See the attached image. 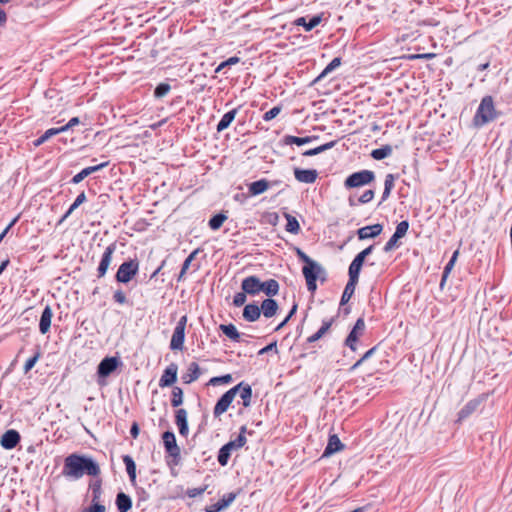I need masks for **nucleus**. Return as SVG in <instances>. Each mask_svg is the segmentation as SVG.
I'll use <instances>...</instances> for the list:
<instances>
[{
	"mask_svg": "<svg viewBox=\"0 0 512 512\" xmlns=\"http://www.w3.org/2000/svg\"><path fill=\"white\" fill-rule=\"evenodd\" d=\"M101 473L99 464L90 456L72 453L65 457L61 474L73 480L84 475L98 477Z\"/></svg>",
	"mask_w": 512,
	"mask_h": 512,
	"instance_id": "1",
	"label": "nucleus"
},
{
	"mask_svg": "<svg viewBox=\"0 0 512 512\" xmlns=\"http://www.w3.org/2000/svg\"><path fill=\"white\" fill-rule=\"evenodd\" d=\"M501 115V112L495 109L493 97L490 95L484 96L474 114L473 125L475 127H483L496 120Z\"/></svg>",
	"mask_w": 512,
	"mask_h": 512,
	"instance_id": "2",
	"label": "nucleus"
},
{
	"mask_svg": "<svg viewBox=\"0 0 512 512\" xmlns=\"http://www.w3.org/2000/svg\"><path fill=\"white\" fill-rule=\"evenodd\" d=\"M139 260L137 258H129L125 260L118 268L115 274V280L118 283H129L139 271Z\"/></svg>",
	"mask_w": 512,
	"mask_h": 512,
	"instance_id": "3",
	"label": "nucleus"
},
{
	"mask_svg": "<svg viewBox=\"0 0 512 512\" xmlns=\"http://www.w3.org/2000/svg\"><path fill=\"white\" fill-rule=\"evenodd\" d=\"M375 180V173L371 170H360L351 173L344 180V187L349 189L360 188L372 183Z\"/></svg>",
	"mask_w": 512,
	"mask_h": 512,
	"instance_id": "4",
	"label": "nucleus"
},
{
	"mask_svg": "<svg viewBox=\"0 0 512 512\" xmlns=\"http://www.w3.org/2000/svg\"><path fill=\"white\" fill-rule=\"evenodd\" d=\"M162 440L165 452L173 458V463L177 465L180 461V448L177 445L176 436L173 431L167 430L162 434Z\"/></svg>",
	"mask_w": 512,
	"mask_h": 512,
	"instance_id": "5",
	"label": "nucleus"
},
{
	"mask_svg": "<svg viewBox=\"0 0 512 512\" xmlns=\"http://www.w3.org/2000/svg\"><path fill=\"white\" fill-rule=\"evenodd\" d=\"M187 324V315H183L178 320L170 341L171 350H182L185 341V328Z\"/></svg>",
	"mask_w": 512,
	"mask_h": 512,
	"instance_id": "6",
	"label": "nucleus"
},
{
	"mask_svg": "<svg viewBox=\"0 0 512 512\" xmlns=\"http://www.w3.org/2000/svg\"><path fill=\"white\" fill-rule=\"evenodd\" d=\"M366 325L363 317L356 320L353 328L349 332L348 336L344 341V345L347 346L351 351L357 350V342L360 336L363 335Z\"/></svg>",
	"mask_w": 512,
	"mask_h": 512,
	"instance_id": "7",
	"label": "nucleus"
},
{
	"mask_svg": "<svg viewBox=\"0 0 512 512\" xmlns=\"http://www.w3.org/2000/svg\"><path fill=\"white\" fill-rule=\"evenodd\" d=\"M122 362L119 357L107 356L103 358L97 367V375L99 378H106L110 376Z\"/></svg>",
	"mask_w": 512,
	"mask_h": 512,
	"instance_id": "8",
	"label": "nucleus"
},
{
	"mask_svg": "<svg viewBox=\"0 0 512 512\" xmlns=\"http://www.w3.org/2000/svg\"><path fill=\"white\" fill-rule=\"evenodd\" d=\"M375 244H371L362 251H360L348 267L349 273H354L360 276L363 265L365 264L366 258L373 253Z\"/></svg>",
	"mask_w": 512,
	"mask_h": 512,
	"instance_id": "9",
	"label": "nucleus"
},
{
	"mask_svg": "<svg viewBox=\"0 0 512 512\" xmlns=\"http://www.w3.org/2000/svg\"><path fill=\"white\" fill-rule=\"evenodd\" d=\"M116 249H117L116 242H112L105 248V250L102 254L101 260L99 262L98 268H97V277L98 278H102L106 275L108 268L112 262L113 254L115 253Z\"/></svg>",
	"mask_w": 512,
	"mask_h": 512,
	"instance_id": "10",
	"label": "nucleus"
},
{
	"mask_svg": "<svg viewBox=\"0 0 512 512\" xmlns=\"http://www.w3.org/2000/svg\"><path fill=\"white\" fill-rule=\"evenodd\" d=\"M236 396V389L230 388L228 391H226L216 402L214 409H213V415L214 417H219L223 413H225L231 403L233 402L234 398Z\"/></svg>",
	"mask_w": 512,
	"mask_h": 512,
	"instance_id": "11",
	"label": "nucleus"
},
{
	"mask_svg": "<svg viewBox=\"0 0 512 512\" xmlns=\"http://www.w3.org/2000/svg\"><path fill=\"white\" fill-rule=\"evenodd\" d=\"M178 365L174 362L170 363L163 371L159 379V387L165 388L172 386L177 381Z\"/></svg>",
	"mask_w": 512,
	"mask_h": 512,
	"instance_id": "12",
	"label": "nucleus"
},
{
	"mask_svg": "<svg viewBox=\"0 0 512 512\" xmlns=\"http://www.w3.org/2000/svg\"><path fill=\"white\" fill-rule=\"evenodd\" d=\"M20 441V433L15 429H9L1 436L0 445L5 450H12L18 446Z\"/></svg>",
	"mask_w": 512,
	"mask_h": 512,
	"instance_id": "13",
	"label": "nucleus"
},
{
	"mask_svg": "<svg viewBox=\"0 0 512 512\" xmlns=\"http://www.w3.org/2000/svg\"><path fill=\"white\" fill-rule=\"evenodd\" d=\"M302 273L305 277L308 291L313 294L317 289V279L320 278L321 274L325 275V270L323 267L313 270L302 268Z\"/></svg>",
	"mask_w": 512,
	"mask_h": 512,
	"instance_id": "14",
	"label": "nucleus"
},
{
	"mask_svg": "<svg viewBox=\"0 0 512 512\" xmlns=\"http://www.w3.org/2000/svg\"><path fill=\"white\" fill-rule=\"evenodd\" d=\"M241 289L248 295L255 296L261 292V280L255 275L244 278L241 282Z\"/></svg>",
	"mask_w": 512,
	"mask_h": 512,
	"instance_id": "15",
	"label": "nucleus"
},
{
	"mask_svg": "<svg viewBox=\"0 0 512 512\" xmlns=\"http://www.w3.org/2000/svg\"><path fill=\"white\" fill-rule=\"evenodd\" d=\"M348 277H349L348 282L345 285V288H344V291L342 293L341 300H340L341 306H344L346 303H348L349 300L351 299V297L353 296L360 276L357 274L348 272Z\"/></svg>",
	"mask_w": 512,
	"mask_h": 512,
	"instance_id": "16",
	"label": "nucleus"
},
{
	"mask_svg": "<svg viewBox=\"0 0 512 512\" xmlns=\"http://www.w3.org/2000/svg\"><path fill=\"white\" fill-rule=\"evenodd\" d=\"M238 493L230 492L225 495L221 499H219L216 503L206 506V512H221L227 507H229L234 500L236 499Z\"/></svg>",
	"mask_w": 512,
	"mask_h": 512,
	"instance_id": "17",
	"label": "nucleus"
},
{
	"mask_svg": "<svg viewBox=\"0 0 512 512\" xmlns=\"http://www.w3.org/2000/svg\"><path fill=\"white\" fill-rule=\"evenodd\" d=\"M323 19V13L313 15L308 20L306 17H298L295 19L292 24L295 26H301L304 28L306 32L312 31L316 26H318Z\"/></svg>",
	"mask_w": 512,
	"mask_h": 512,
	"instance_id": "18",
	"label": "nucleus"
},
{
	"mask_svg": "<svg viewBox=\"0 0 512 512\" xmlns=\"http://www.w3.org/2000/svg\"><path fill=\"white\" fill-rule=\"evenodd\" d=\"M383 231V225L380 223H376L369 226H364L359 228L356 231L357 237L359 240H366L371 238H376Z\"/></svg>",
	"mask_w": 512,
	"mask_h": 512,
	"instance_id": "19",
	"label": "nucleus"
},
{
	"mask_svg": "<svg viewBox=\"0 0 512 512\" xmlns=\"http://www.w3.org/2000/svg\"><path fill=\"white\" fill-rule=\"evenodd\" d=\"M293 172L295 179L300 183L312 184L318 177V172L315 169H301L295 167Z\"/></svg>",
	"mask_w": 512,
	"mask_h": 512,
	"instance_id": "20",
	"label": "nucleus"
},
{
	"mask_svg": "<svg viewBox=\"0 0 512 512\" xmlns=\"http://www.w3.org/2000/svg\"><path fill=\"white\" fill-rule=\"evenodd\" d=\"M236 389V395L239 393L240 398L242 399L243 407L247 408L252 403V387L250 384L241 381L237 385L233 387Z\"/></svg>",
	"mask_w": 512,
	"mask_h": 512,
	"instance_id": "21",
	"label": "nucleus"
},
{
	"mask_svg": "<svg viewBox=\"0 0 512 512\" xmlns=\"http://www.w3.org/2000/svg\"><path fill=\"white\" fill-rule=\"evenodd\" d=\"M318 136H305V137H298L293 135H285L280 140L281 146H288V145H297L302 146L308 143H311L314 140H317Z\"/></svg>",
	"mask_w": 512,
	"mask_h": 512,
	"instance_id": "22",
	"label": "nucleus"
},
{
	"mask_svg": "<svg viewBox=\"0 0 512 512\" xmlns=\"http://www.w3.org/2000/svg\"><path fill=\"white\" fill-rule=\"evenodd\" d=\"M175 423L178 427L179 434L186 437L189 432V426L187 421V411L184 408H178L175 411Z\"/></svg>",
	"mask_w": 512,
	"mask_h": 512,
	"instance_id": "23",
	"label": "nucleus"
},
{
	"mask_svg": "<svg viewBox=\"0 0 512 512\" xmlns=\"http://www.w3.org/2000/svg\"><path fill=\"white\" fill-rule=\"evenodd\" d=\"M108 165V162H103V163H100L98 165H94V166H89V167H86L84 169H82L79 173H77L76 175H74L71 180H70V183L71 184H79L81 181H83L86 177H88L89 175H91L92 173H95L97 171H100L101 169H103L104 167H106Z\"/></svg>",
	"mask_w": 512,
	"mask_h": 512,
	"instance_id": "24",
	"label": "nucleus"
},
{
	"mask_svg": "<svg viewBox=\"0 0 512 512\" xmlns=\"http://www.w3.org/2000/svg\"><path fill=\"white\" fill-rule=\"evenodd\" d=\"M344 449V444L336 434L330 435L328 443L324 449L323 457H329Z\"/></svg>",
	"mask_w": 512,
	"mask_h": 512,
	"instance_id": "25",
	"label": "nucleus"
},
{
	"mask_svg": "<svg viewBox=\"0 0 512 512\" xmlns=\"http://www.w3.org/2000/svg\"><path fill=\"white\" fill-rule=\"evenodd\" d=\"M201 375L200 367L198 363L191 362L186 372H184L181 376V379L183 383L185 384H191L192 382L196 381Z\"/></svg>",
	"mask_w": 512,
	"mask_h": 512,
	"instance_id": "26",
	"label": "nucleus"
},
{
	"mask_svg": "<svg viewBox=\"0 0 512 512\" xmlns=\"http://www.w3.org/2000/svg\"><path fill=\"white\" fill-rule=\"evenodd\" d=\"M242 315L247 322H255L261 316L260 306L256 302L249 303L245 305Z\"/></svg>",
	"mask_w": 512,
	"mask_h": 512,
	"instance_id": "27",
	"label": "nucleus"
},
{
	"mask_svg": "<svg viewBox=\"0 0 512 512\" xmlns=\"http://www.w3.org/2000/svg\"><path fill=\"white\" fill-rule=\"evenodd\" d=\"M115 505L119 512H129L132 508V498L123 491H119L116 494Z\"/></svg>",
	"mask_w": 512,
	"mask_h": 512,
	"instance_id": "28",
	"label": "nucleus"
},
{
	"mask_svg": "<svg viewBox=\"0 0 512 512\" xmlns=\"http://www.w3.org/2000/svg\"><path fill=\"white\" fill-rule=\"evenodd\" d=\"M271 187L269 180L262 178L248 185V192L251 196H258Z\"/></svg>",
	"mask_w": 512,
	"mask_h": 512,
	"instance_id": "29",
	"label": "nucleus"
},
{
	"mask_svg": "<svg viewBox=\"0 0 512 512\" xmlns=\"http://www.w3.org/2000/svg\"><path fill=\"white\" fill-rule=\"evenodd\" d=\"M52 317V309L49 305H46L42 311L39 321V331L41 334H46L50 330Z\"/></svg>",
	"mask_w": 512,
	"mask_h": 512,
	"instance_id": "30",
	"label": "nucleus"
},
{
	"mask_svg": "<svg viewBox=\"0 0 512 512\" xmlns=\"http://www.w3.org/2000/svg\"><path fill=\"white\" fill-rule=\"evenodd\" d=\"M261 313L266 318H271L276 315L279 306L276 300L273 298H266L262 301L260 305Z\"/></svg>",
	"mask_w": 512,
	"mask_h": 512,
	"instance_id": "31",
	"label": "nucleus"
},
{
	"mask_svg": "<svg viewBox=\"0 0 512 512\" xmlns=\"http://www.w3.org/2000/svg\"><path fill=\"white\" fill-rule=\"evenodd\" d=\"M240 108H241V106H238L237 108H234V109L226 112L222 116L220 121L218 122V124L216 126V131L220 133V132L226 130L231 125V123L234 121Z\"/></svg>",
	"mask_w": 512,
	"mask_h": 512,
	"instance_id": "32",
	"label": "nucleus"
},
{
	"mask_svg": "<svg viewBox=\"0 0 512 512\" xmlns=\"http://www.w3.org/2000/svg\"><path fill=\"white\" fill-rule=\"evenodd\" d=\"M238 450L231 441L224 444L218 451L217 460L221 466H226L229 462L232 451Z\"/></svg>",
	"mask_w": 512,
	"mask_h": 512,
	"instance_id": "33",
	"label": "nucleus"
},
{
	"mask_svg": "<svg viewBox=\"0 0 512 512\" xmlns=\"http://www.w3.org/2000/svg\"><path fill=\"white\" fill-rule=\"evenodd\" d=\"M480 401L477 399H472L468 401L458 412L457 422H462L464 419L468 418L479 406Z\"/></svg>",
	"mask_w": 512,
	"mask_h": 512,
	"instance_id": "34",
	"label": "nucleus"
},
{
	"mask_svg": "<svg viewBox=\"0 0 512 512\" xmlns=\"http://www.w3.org/2000/svg\"><path fill=\"white\" fill-rule=\"evenodd\" d=\"M279 283L275 279H269L261 281V292H263L268 298H272L279 292Z\"/></svg>",
	"mask_w": 512,
	"mask_h": 512,
	"instance_id": "35",
	"label": "nucleus"
},
{
	"mask_svg": "<svg viewBox=\"0 0 512 512\" xmlns=\"http://www.w3.org/2000/svg\"><path fill=\"white\" fill-rule=\"evenodd\" d=\"M123 463L126 467V472L129 476V480L133 486L136 485V464L134 459L130 455L122 456Z\"/></svg>",
	"mask_w": 512,
	"mask_h": 512,
	"instance_id": "36",
	"label": "nucleus"
},
{
	"mask_svg": "<svg viewBox=\"0 0 512 512\" xmlns=\"http://www.w3.org/2000/svg\"><path fill=\"white\" fill-rule=\"evenodd\" d=\"M219 329L233 342H241V333L237 330L234 324H221Z\"/></svg>",
	"mask_w": 512,
	"mask_h": 512,
	"instance_id": "37",
	"label": "nucleus"
},
{
	"mask_svg": "<svg viewBox=\"0 0 512 512\" xmlns=\"http://www.w3.org/2000/svg\"><path fill=\"white\" fill-rule=\"evenodd\" d=\"M91 491V503H101L102 497V480L97 478L92 480L89 484Z\"/></svg>",
	"mask_w": 512,
	"mask_h": 512,
	"instance_id": "38",
	"label": "nucleus"
},
{
	"mask_svg": "<svg viewBox=\"0 0 512 512\" xmlns=\"http://www.w3.org/2000/svg\"><path fill=\"white\" fill-rule=\"evenodd\" d=\"M295 251H296V255L298 257V259L300 261H302L303 263H305V265L303 266V268H308V269H318L319 267H322L318 262L314 261L313 259H311L304 251H302L300 248L296 247L295 248Z\"/></svg>",
	"mask_w": 512,
	"mask_h": 512,
	"instance_id": "39",
	"label": "nucleus"
},
{
	"mask_svg": "<svg viewBox=\"0 0 512 512\" xmlns=\"http://www.w3.org/2000/svg\"><path fill=\"white\" fill-rule=\"evenodd\" d=\"M342 59L335 57L332 61L323 69V71L313 80L312 84H316L321 81L326 75L337 69L341 65Z\"/></svg>",
	"mask_w": 512,
	"mask_h": 512,
	"instance_id": "40",
	"label": "nucleus"
},
{
	"mask_svg": "<svg viewBox=\"0 0 512 512\" xmlns=\"http://www.w3.org/2000/svg\"><path fill=\"white\" fill-rule=\"evenodd\" d=\"M227 218H228V216L226 213H224V212L217 213L209 219L208 226L213 231L219 230L221 228V226L223 225V223L227 220Z\"/></svg>",
	"mask_w": 512,
	"mask_h": 512,
	"instance_id": "41",
	"label": "nucleus"
},
{
	"mask_svg": "<svg viewBox=\"0 0 512 512\" xmlns=\"http://www.w3.org/2000/svg\"><path fill=\"white\" fill-rule=\"evenodd\" d=\"M337 141L336 140H333V141H330V142H327L325 144H322L318 147H315V148H312V149H308L306 151H304L302 153L303 156H306V157H310V156H315V155H318L322 152H325L331 148H333L335 145H336Z\"/></svg>",
	"mask_w": 512,
	"mask_h": 512,
	"instance_id": "42",
	"label": "nucleus"
},
{
	"mask_svg": "<svg viewBox=\"0 0 512 512\" xmlns=\"http://www.w3.org/2000/svg\"><path fill=\"white\" fill-rule=\"evenodd\" d=\"M86 201V195L85 192L82 191L74 200V202L70 205L68 210L65 212V214L60 219V223H62L64 220H66L74 210H76L81 204H83Z\"/></svg>",
	"mask_w": 512,
	"mask_h": 512,
	"instance_id": "43",
	"label": "nucleus"
},
{
	"mask_svg": "<svg viewBox=\"0 0 512 512\" xmlns=\"http://www.w3.org/2000/svg\"><path fill=\"white\" fill-rule=\"evenodd\" d=\"M392 147L390 145H383L380 148L374 149L371 152V157L375 160H383L392 154Z\"/></svg>",
	"mask_w": 512,
	"mask_h": 512,
	"instance_id": "44",
	"label": "nucleus"
},
{
	"mask_svg": "<svg viewBox=\"0 0 512 512\" xmlns=\"http://www.w3.org/2000/svg\"><path fill=\"white\" fill-rule=\"evenodd\" d=\"M285 218L287 220L285 230L292 234H298L301 230L298 220L288 213H285Z\"/></svg>",
	"mask_w": 512,
	"mask_h": 512,
	"instance_id": "45",
	"label": "nucleus"
},
{
	"mask_svg": "<svg viewBox=\"0 0 512 512\" xmlns=\"http://www.w3.org/2000/svg\"><path fill=\"white\" fill-rule=\"evenodd\" d=\"M60 133H62L60 128H50V129L46 130L40 137H38L36 140H34L33 144L35 147H38V146L42 145L43 143H45L52 136H55Z\"/></svg>",
	"mask_w": 512,
	"mask_h": 512,
	"instance_id": "46",
	"label": "nucleus"
},
{
	"mask_svg": "<svg viewBox=\"0 0 512 512\" xmlns=\"http://www.w3.org/2000/svg\"><path fill=\"white\" fill-rule=\"evenodd\" d=\"M183 404V390L178 386H173L171 391V405L178 408Z\"/></svg>",
	"mask_w": 512,
	"mask_h": 512,
	"instance_id": "47",
	"label": "nucleus"
},
{
	"mask_svg": "<svg viewBox=\"0 0 512 512\" xmlns=\"http://www.w3.org/2000/svg\"><path fill=\"white\" fill-rule=\"evenodd\" d=\"M170 91V84L168 82H161L155 87L153 91V96L155 99H162L165 96H167Z\"/></svg>",
	"mask_w": 512,
	"mask_h": 512,
	"instance_id": "48",
	"label": "nucleus"
},
{
	"mask_svg": "<svg viewBox=\"0 0 512 512\" xmlns=\"http://www.w3.org/2000/svg\"><path fill=\"white\" fill-rule=\"evenodd\" d=\"M232 381H233V377L231 374H224L221 376L212 377L209 380V384L215 386V385H219V384H230Z\"/></svg>",
	"mask_w": 512,
	"mask_h": 512,
	"instance_id": "49",
	"label": "nucleus"
},
{
	"mask_svg": "<svg viewBox=\"0 0 512 512\" xmlns=\"http://www.w3.org/2000/svg\"><path fill=\"white\" fill-rule=\"evenodd\" d=\"M297 308H298V305L297 303H293L288 315L284 318V320L282 322H280L274 329L275 332L281 330L288 322L289 320L295 315V313L297 312Z\"/></svg>",
	"mask_w": 512,
	"mask_h": 512,
	"instance_id": "50",
	"label": "nucleus"
},
{
	"mask_svg": "<svg viewBox=\"0 0 512 512\" xmlns=\"http://www.w3.org/2000/svg\"><path fill=\"white\" fill-rule=\"evenodd\" d=\"M401 239L400 236H397V234L393 233V235L390 237V239L385 243L383 247L384 252H390L394 248L398 247V240Z\"/></svg>",
	"mask_w": 512,
	"mask_h": 512,
	"instance_id": "51",
	"label": "nucleus"
},
{
	"mask_svg": "<svg viewBox=\"0 0 512 512\" xmlns=\"http://www.w3.org/2000/svg\"><path fill=\"white\" fill-rule=\"evenodd\" d=\"M240 61V58L237 57V56H232L230 58H228L227 60L221 62L215 69V72L216 73H219L221 72L224 68L226 67H229V66H232V65H235L237 64L238 62Z\"/></svg>",
	"mask_w": 512,
	"mask_h": 512,
	"instance_id": "52",
	"label": "nucleus"
},
{
	"mask_svg": "<svg viewBox=\"0 0 512 512\" xmlns=\"http://www.w3.org/2000/svg\"><path fill=\"white\" fill-rule=\"evenodd\" d=\"M374 196L375 191L373 189H368L358 198V204H367L373 200Z\"/></svg>",
	"mask_w": 512,
	"mask_h": 512,
	"instance_id": "53",
	"label": "nucleus"
},
{
	"mask_svg": "<svg viewBox=\"0 0 512 512\" xmlns=\"http://www.w3.org/2000/svg\"><path fill=\"white\" fill-rule=\"evenodd\" d=\"M136 495L138 506H140L142 502H147L150 499V494L143 487H138L136 489Z\"/></svg>",
	"mask_w": 512,
	"mask_h": 512,
	"instance_id": "54",
	"label": "nucleus"
},
{
	"mask_svg": "<svg viewBox=\"0 0 512 512\" xmlns=\"http://www.w3.org/2000/svg\"><path fill=\"white\" fill-rule=\"evenodd\" d=\"M408 229H409V222L407 220H403L397 224L394 233L397 234V236H400L401 238H403L406 235Z\"/></svg>",
	"mask_w": 512,
	"mask_h": 512,
	"instance_id": "55",
	"label": "nucleus"
},
{
	"mask_svg": "<svg viewBox=\"0 0 512 512\" xmlns=\"http://www.w3.org/2000/svg\"><path fill=\"white\" fill-rule=\"evenodd\" d=\"M40 357V352L37 351L32 357L26 360L24 364V373H28L37 363Z\"/></svg>",
	"mask_w": 512,
	"mask_h": 512,
	"instance_id": "56",
	"label": "nucleus"
},
{
	"mask_svg": "<svg viewBox=\"0 0 512 512\" xmlns=\"http://www.w3.org/2000/svg\"><path fill=\"white\" fill-rule=\"evenodd\" d=\"M334 321H335V317H331L329 319H324L322 321L321 327L318 329L317 332L320 333L321 336L323 337L329 331V329L331 328Z\"/></svg>",
	"mask_w": 512,
	"mask_h": 512,
	"instance_id": "57",
	"label": "nucleus"
},
{
	"mask_svg": "<svg viewBox=\"0 0 512 512\" xmlns=\"http://www.w3.org/2000/svg\"><path fill=\"white\" fill-rule=\"evenodd\" d=\"M281 112V106H274L270 110L264 113L263 120L271 121Z\"/></svg>",
	"mask_w": 512,
	"mask_h": 512,
	"instance_id": "58",
	"label": "nucleus"
},
{
	"mask_svg": "<svg viewBox=\"0 0 512 512\" xmlns=\"http://www.w3.org/2000/svg\"><path fill=\"white\" fill-rule=\"evenodd\" d=\"M246 295L248 294L245 293V291L243 290L241 292L236 293L233 297V305L236 307L244 305L247 299Z\"/></svg>",
	"mask_w": 512,
	"mask_h": 512,
	"instance_id": "59",
	"label": "nucleus"
},
{
	"mask_svg": "<svg viewBox=\"0 0 512 512\" xmlns=\"http://www.w3.org/2000/svg\"><path fill=\"white\" fill-rule=\"evenodd\" d=\"M459 256V250H455L450 258V260L448 261V263L445 265L444 267V272H446V274H450L456 261H457V258Z\"/></svg>",
	"mask_w": 512,
	"mask_h": 512,
	"instance_id": "60",
	"label": "nucleus"
},
{
	"mask_svg": "<svg viewBox=\"0 0 512 512\" xmlns=\"http://www.w3.org/2000/svg\"><path fill=\"white\" fill-rule=\"evenodd\" d=\"M399 177L398 174H392V173H389L385 176V180H384V188L385 189H389V190H393L394 188V182L395 180Z\"/></svg>",
	"mask_w": 512,
	"mask_h": 512,
	"instance_id": "61",
	"label": "nucleus"
},
{
	"mask_svg": "<svg viewBox=\"0 0 512 512\" xmlns=\"http://www.w3.org/2000/svg\"><path fill=\"white\" fill-rule=\"evenodd\" d=\"M207 489V486L204 485L202 487H197V488H189L187 489L186 491V495L189 497V498H195L197 496H200L202 495Z\"/></svg>",
	"mask_w": 512,
	"mask_h": 512,
	"instance_id": "62",
	"label": "nucleus"
},
{
	"mask_svg": "<svg viewBox=\"0 0 512 512\" xmlns=\"http://www.w3.org/2000/svg\"><path fill=\"white\" fill-rule=\"evenodd\" d=\"M106 508L102 503H91L88 507L84 508L81 512H105Z\"/></svg>",
	"mask_w": 512,
	"mask_h": 512,
	"instance_id": "63",
	"label": "nucleus"
},
{
	"mask_svg": "<svg viewBox=\"0 0 512 512\" xmlns=\"http://www.w3.org/2000/svg\"><path fill=\"white\" fill-rule=\"evenodd\" d=\"M113 300L118 303V304H121V305H124L126 303H128V300L126 298V295L125 293L121 290V289H118L114 292L113 294Z\"/></svg>",
	"mask_w": 512,
	"mask_h": 512,
	"instance_id": "64",
	"label": "nucleus"
}]
</instances>
